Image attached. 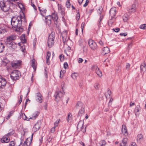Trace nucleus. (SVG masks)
<instances>
[{"mask_svg": "<svg viewBox=\"0 0 146 146\" xmlns=\"http://www.w3.org/2000/svg\"><path fill=\"white\" fill-rule=\"evenodd\" d=\"M21 16H15L13 17L11 21L13 28L15 30L21 32L23 28L21 27L22 25Z\"/></svg>", "mask_w": 146, "mask_h": 146, "instance_id": "f257e3e1", "label": "nucleus"}, {"mask_svg": "<svg viewBox=\"0 0 146 146\" xmlns=\"http://www.w3.org/2000/svg\"><path fill=\"white\" fill-rule=\"evenodd\" d=\"M65 92L64 91L63 88L62 87L60 91H57L55 93L54 95L55 100L56 101H58L61 100Z\"/></svg>", "mask_w": 146, "mask_h": 146, "instance_id": "f03ea898", "label": "nucleus"}, {"mask_svg": "<svg viewBox=\"0 0 146 146\" xmlns=\"http://www.w3.org/2000/svg\"><path fill=\"white\" fill-rule=\"evenodd\" d=\"M116 8L115 7L112 8L110 11V16L111 18L109 21L108 22V25H110L113 23L115 20L114 17L115 16L116 14Z\"/></svg>", "mask_w": 146, "mask_h": 146, "instance_id": "7ed1b4c3", "label": "nucleus"}, {"mask_svg": "<svg viewBox=\"0 0 146 146\" xmlns=\"http://www.w3.org/2000/svg\"><path fill=\"white\" fill-rule=\"evenodd\" d=\"M55 38V33L52 32L49 35L47 41L48 46L50 48L52 47L54 44V39Z\"/></svg>", "mask_w": 146, "mask_h": 146, "instance_id": "20e7f679", "label": "nucleus"}, {"mask_svg": "<svg viewBox=\"0 0 146 146\" xmlns=\"http://www.w3.org/2000/svg\"><path fill=\"white\" fill-rule=\"evenodd\" d=\"M0 7L4 12H7L9 10L10 5L8 4H6L5 1H2L0 2Z\"/></svg>", "mask_w": 146, "mask_h": 146, "instance_id": "39448f33", "label": "nucleus"}, {"mask_svg": "<svg viewBox=\"0 0 146 146\" xmlns=\"http://www.w3.org/2000/svg\"><path fill=\"white\" fill-rule=\"evenodd\" d=\"M11 78L13 80L19 79L21 76L20 72L18 70H14L10 74Z\"/></svg>", "mask_w": 146, "mask_h": 146, "instance_id": "423d86ee", "label": "nucleus"}, {"mask_svg": "<svg viewBox=\"0 0 146 146\" xmlns=\"http://www.w3.org/2000/svg\"><path fill=\"white\" fill-rule=\"evenodd\" d=\"M84 122L83 121H80L78 122L77 125V128L80 129L82 132L84 133L86 132V127L84 128Z\"/></svg>", "mask_w": 146, "mask_h": 146, "instance_id": "0eeeda50", "label": "nucleus"}, {"mask_svg": "<svg viewBox=\"0 0 146 146\" xmlns=\"http://www.w3.org/2000/svg\"><path fill=\"white\" fill-rule=\"evenodd\" d=\"M88 44L90 48L92 50L96 49L97 48L96 43L92 39H90L88 41Z\"/></svg>", "mask_w": 146, "mask_h": 146, "instance_id": "6e6552de", "label": "nucleus"}, {"mask_svg": "<svg viewBox=\"0 0 146 146\" xmlns=\"http://www.w3.org/2000/svg\"><path fill=\"white\" fill-rule=\"evenodd\" d=\"M6 43L7 46L12 50L15 49L17 48V44L13 42H6Z\"/></svg>", "mask_w": 146, "mask_h": 146, "instance_id": "1a4fd4ad", "label": "nucleus"}, {"mask_svg": "<svg viewBox=\"0 0 146 146\" xmlns=\"http://www.w3.org/2000/svg\"><path fill=\"white\" fill-rule=\"evenodd\" d=\"M7 83L6 80L0 75V88H3Z\"/></svg>", "mask_w": 146, "mask_h": 146, "instance_id": "9d476101", "label": "nucleus"}, {"mask_svg": "<svg viewBox=\"0 0 146 146\" xmlns=\"http://www.w3.org/2000/svg\"><path fill=\"white\" fill-rule=\"evenodd\" d=\"M137 7L135 4H133L128 8V11L130 13H134L136 11Z\"/></svg>", "mask_w": 146, "mask_h": 146, "instance_id": "9b49d317", "label": "nucleus"}, {"mask_svg": "<svg viewBox=\"0 0 146 146\" xmlns=\"http://www.w3.org/2000/svg\"><path fill=\"white\" fill-rule=\"evenodd\" d=\"M16 38V36L15 35H11L7 38V41L6 42H12V41L15 40Z\"/></svg>", "mask_w": 146, "mask_h": 146, "instance_id": "f8f14e48", "label": "nucleus"}, {"mask_svg": "<svg viewBox=\"0 0 146 146\" xmlns=\"http://www.w3.org/2000/svg\"><path fill=\"white\" fill-rule=\"evenodd\" d=\"M93 68L95 69V72L97 75L100 77L102 76L101 71L99 70V68L96 66H94Z\"/></svg>", "mask_w": 146, "mask_h": 146, "instance_id": "ddd939ff", "label": "nucleus"}, {"mask_svg": "<svg viewBox=\"0 0 146 146\" xmlns=\"http://www.w3.org/2000/svg\"><path fill=\"white\" fill-rule=\"evenodd\" d=\"M40 128V123L37 122L34 125L33 129V131L34 132H36L39 130Z\"/></svg>", "mask_w": 146, "mask_h": 146, "instance_id": "4468645a", "label": "nucleus"}, {"mask_svg": "<svg viewBox=\"0 0 146 146\" xmlns=\"http://www.w3.org/2000/svg\"><path fill=\"white\" fill-rule=\"evenodd\" d=\"M109 48L108 47H104L102 49V52L101 54L102 55H105L110 52Z\"/></svg>", "mask_w": 146, "mask_h": 146, "instance_id": "2eb2a0df", "label": "nucleus"}, {"mask_svg": "<svg viewBox=\"0 0 146 146\" xmlns=\"http://www.w3.org/2000/svg\"><path fill=\"white\" fill-rule=\"evenodd\" d=\"M51 19L54 21V23L55 24L57 25V20L58 19L57 15L55 13H53L51 16Z\"/></svg>", "mask_w": 146, "mask_h": 146, "instance_id": "dca6fc26", "label": "nucleus"}, {"mask_svg": "<svg viewBox=\"0 0 146 146\" xmlns=\"http://www.w3.org/2000/svg\"><path fill=\"white\" fill-rule=\"evenodd\" d=\"M10 140L8 137H6L5 136H4L1 139V141L2 143H7L9 142Z\"/></svg>", "mask_w": 146, "mask_h": 146, "instance_id": "f3484780", "label": "nucleus"}, {"mask_svg": "<svg viewBox=\"0 0 146 146\" xmlns=\"http://www.w3.org/2000/svg\"><path fill=\"white\" fill-rule=\"evenodd\" d=\"M45 19L46 20V24L49 26L51 23V15L45 17Z\"/></svg>", "mask_w": 146, "mask_h": 146, "instance_id": "a211bd4d", "label": "nucleus"}, {"mask_svg": "<svg viewBox=\"0 0 146 146\" xmlns=\"http://www.w3.org/2000/svg\"><path fill=\"white\" fill-rule=\"evenodd\" d=\"M42 96L41 94L40 93H38L36 94V101L40 103H41L42 102Z\"/></svg>", "mask_w": 146, "mask_h": 146, "instance_id": "6ab92c4d", "label": "nucleus"}, {"mask_svg": "<svg viewBox=\"0 0 146 146\" xmlns=\"http://www.w3.org/2000/svg\"><path fill=\"white\" fill-rule=\"evenodd\" d=\"M21 62V61H19L18 62H14L13 63H12L11 64L13 68H17L18 67L20 66Z\"/></svg>", "mask_w": 146, "mask_h": 146, "instance_id": "aec40b11", "label": "nucleus"}, {"mask_svg": "<svg viewBox=\"0 0 146 146\" xmlns=\"http://www.w3.org/2000/svg\"><path fill=\"white\" fill-rule=\"evenodd\" d=\"M122 133L123 135H127V130L125 125H123L122 126L121 129Z\"/></svg>", "mask_w": 146, "mask_h": 146, "instance_id": "412c9836", "label": "nucleus"}, {"mask_svg": "<svg viewBox=\"0 0 146 146\" xmlns=\"http://www.w3.org/2000/svg\"><path fill=\"white\" fill-rule=\"evenodd\" d=\"M39 114V112L38 111H35L33 113L32 117H30L29 119H34L38 116Z\"/></svg>", "mask_w": 146, "mask_h": 146, "instance_id": "4be33fe9", "label": "nucleus"}, {"mask_svg": "<svg viewBox=\"0 0 146 146\" xmlns=\"http://www.w3.org/2000/svg\"><path fill=\"white\" fill-rule=\"evenodd\" d=\"M127 139L124 138L120 143V146H127Z\"/></svg>", "mask_w": 146, "mask_h": 146, "instance_id": "5701e85b", "label": "nucleus"}, {"mask_svg": "<svg viewBox=\"0 0 146 146\" xmlns=\"http://www.w3.org/2000/svg\"><path fill=\"white\" fill-rule=\"evenodd\" d=\"M84 107H82L81 109L79 110L78 116L80 117L84 113Z\"/></svg>", "mask_w": 146, "mask_h": 146, "instance_id": "b1692460", "label": "nucleus"}, {"mask_svg": "<svg viewBox=\"0 0 146 146\" xmlns=\"http://www.w3.org/2000/svg\"><path fill=\"white\" fill-rule=\"evenodd\" d=\"M72 120V115L70 113H69L68 115L67 120L68 122H70Z\"/></svg>", "mask_w": 146, "mask_h": 146, "instance_id": "393cba45", "label": "nucleus"}, {"mask_svg": "<svg viewBox=\"0 0 146 146\" xmlns=\"http://www.w3.org/2000/svg\"><path fill=\"white\" fill-rule=\"evenodd\" d=\"M5 46L2 42H0V53L2 52L4 50Z\"/></svg>", "mask_w": 146, "mask_h": 146, "instance_id": "a878e982", "label": "nucleus"}, {"mask_svg": "<svg viewBox=\"0 0 146 146\" xmlns=\"http://www.w3.org/2000/svg\"><path fill=\"white\" fill-rule=\"evenodd\" d=\"M106 144V142L104 140H101L98 143V146H104Z\"/></svg>", "mask_w": 146, "mask_h": 146, "instance_id": "bb28decb", "label": "nucleus"}, {"mask_svg": "<svg viewBox=\"0 0 146 146\" xmlns=\"http://www.w3.org/2000/svg\"><path fill=\"white\" fill-rule=\"evenodd\" d=\"M145 66L146 64L145 63H142L140 66L141 70L142 71H143L145 69Z\"/></svg>", "mask_w": 146, "mask_h": 146, "instance_id": "cd10ccee", "label": "nucleus"}, {"mask_svg": "<svg viewBox=\"0 0 146 146\" xmlns=\"http://www.w3.org/2000/svg\"><path fill=\"white\" fill-rule=\"evenodd\" d=\"M140 109V107L139 105H137L136 106L135 109V112L136 115L139 112Z\"/></svg>", "mask_w": 146, "mask_h": 146, "instance_id": "c85d7f7f", "label": "nucleus"}, {"mask_svg": "<svg viewBox=\"0 0 146 146\" xmlns=\"http://www.w3.org/2000/svg\"><path fill=\"white\" fill-rule=\"evenodd\" d=\"M123 19L124 22H126L129 19V16L127 14H124L123 16Z\"/></svg>", "mask_w": 146, "mask_h": 146, "instance_id": "c756f323", "label": "nucleus"}, {"mask_svg": "<svg viewBox=\"0 0 146 146\" xmlns=\"http://www.w3.org/2000/svg\"><path fill=\"white\" fill-rule=\"evenodd\" d=\"M21 39L22 42L23 43L26 42V40L25 38V35H22L21 36Z\"/></svg>", "mask_w": 146, "mask_h": 146, "instance_id": "7c9ffc66", "label": "nucleus"}, {"mask_svg": "<svg viewBox=\"0 0 146 146\" xmlns=\"http://www.w3.org/2000/svg\"><path fill=\"white\" fill-rule=\"evenodd\" d=\"M83 106V104L80 102H78L76 104V107L77 108L79 107H82Z\"/></svg>", "mask_w": 146, "mask_h": 146, "instance_id": "2f4dec72", "label": "nucleus"}, {"mask_svg": "<svg viewBox=\"0 0 146 146\" xmlns=\"http://www.w3.org/2000/svg\"><path fill=\"white\" fill-rule=\"evenodd\" d=\"M111 94V92L110 90H108L106 92L105 95L106 97H110Z\"/></svg>", "mask_w": 146, "mask_h": 146, "instance_id": "473e14b6", "label": "nucleus"}, {"mask_svg": "<svg viewBox=\"0 0 146 146\" xmlns=\"http://www.w3.org/2000/svg\"><path fill=\"white\" fill-rule=\"evenodd\" d=\"M13 112L14 111H10L9 112V113L8 114V115L6 119H9L10 118V117L11 116H12Z\"/></svg>", "mask_w": 146, "mask_h": 146, "instance_id": "72a5a7b5", "label": "nucleus"}, {"mask_svg": "<svg viewBox=\"0 0 146 146\" xmlns=\"http://www.w3.org/2000/svg\"><path fill=\"white\" fill-rule=\"evenodd\" d=\"M143 138V136L141 134H139L138 135L137 137V139L140 140Z\"/></svg>", "mask_w": 146, "mask_h": 146, "instance_id": "f704fd0d", "label": "nucleus"}, {"mask_svg": "<svg viewBox=\"0 0 146 146\" xmlns=\"http://www.w3.org/2000/svg\"><path fill=\"white\" fill-rule=\"evenodd\" d=\"M6 31L5 29L2 27H0V34H3Z\"/></svg>", "mask_w": 146, "mask_h": 146, "instance_id": "c9c22d12", "label": "nucleus"}, {"mask_svg": "<svg viewBox=\"0 0 146 146\" xmlns=\"http://www.w3.org/2000/svg\"><path fill=\"white\" fill-rule=\"evenodd\" d=\"M32 66L34 70L36 69V66L35 65V60H33L32 62L31 63Z\"/></svg>", "mask_w": 146, "mask_h": 146, "instance_id": "e433bc0d", "label": "nucleus"}, {"mask_svg": "<svg viewBox=\"0 0 146 146\" xmlns=\"http://www.w3.org/2000/svg\"><path fill=\"white\" fill-rule=\"evenodd\" d=\"M78 76V74L76 73H74L72 74V77L74 79L76 78Z\"/></svg>", "mask_w": 146, "mask_h": 146, "instance_id": "4c0bfd02", "label": "nucleus"}, {"mask_svg": "<svg viewBox=\"0 0 146 146\" xmlns=\"http://www.w3.org/2000/svg\"><path fill=\"white\" fill-rule=\"evenodd\" d=\"M99 15H100V19L98 21V22H99V24H100V22L102 21V19L103 18V15H101V13H99Z\"/></svg>", "mask_w": 146, "mask_h": 146, "instance_id": "58836bf2", "label": "nucleus"}, {"mask_svg": "<svg viewBox=\"0 0 146 146\" xmlns=\"http://www.w3.org/2000/svg\"><path fill=\"white\" fill-rule=\"evenodd\" d=\"M100 86L99 84L98 83H96L94 86V88L96 90H98Z\"/></svg>", "mask_w": 146, "mask_h": 146, "instance_id": "ea45409f", "label": "nucleus"}, {"mask_svg": "<svg viewBox=\"0 0 146 146\" xmlns=\"http://www.w3.org/2000/svg\"><path fill=\"white\" fill-rule=\"evenodd\" d=\"M60 121V120L58 119L54 123V127H57L58 126V124L59 123V122Z\"/></svg>", "mask_w": 146, "mask_h": 146, "instance_id": "a19ab883", "label": "nucleus"}, {"mask_svg": "<svg viewBox=\"0 0 146 146\" xmlns=\"http://www.w3.org/2000/svg\"><path fill=\"white\" fill-rule=\"evenodd\" d=\"M140 28L141 29H146V24H143L141 25L140 26Z\"/></svg>", "mask_w": 146, "mask_h": 146, "instance_id": "79ce46f5", "label": "nucleus"}, {"mask_svg": "<svg viewBox=\"0 0 146 146\" xmlns=\"http://www.w3.org/2000/svg\"><path fill=\"white\" fill-rule=\"evenodd\" d=\"M66 7L68 8H69L70 7V3L69 1H68L66 2Z\"/></svg>", "mask_w": 146, "mask_h": 146, "instance_id": "37998d69", "label": "nucleus"}, {"mask_svg": "<svg viewBox=\"0 0 146 146\" xmlns=\"http://www.w3.org/2000/svg\"><path fill=\"white\" fill-rule=\"evenodd\" d=\"M22 118L23 119L26 120L27 121L29 120V119L27 117L25 114H23Z\"/></svg>", "mask_w": 146, "mask_h": 146, "instance_id": "c03bdc74", "label": "nucleus"}, {"mask_svg": "<svg viewBox=\"0 0 146 146\" xmlns=\"http://www.w3.org/2000/svg\"><path fill=\"white\" fill-rule=\"evenodd\" d=\"M68 67V64L67 62H65L64 64V67L65 69H66Z\"/></svg>", "mask_w": 146, "mask_h": 146, "instance_id": "a18cd8bd", "label": "nucleus"}, {"mask_svg": "<svg viewBox=\"0 0 146 146\" xmlns=\"http://www.w3.org/2000/svg\"><path fill=\"white\" fill-rule=\"evenodd\" d=\"M27 143L28 142L27 140L25 141L23 144L22 146H29L30 144H28Z\"/></svg>", "mask_w": 146, "mask_h": 146, "instance_id": "49530a36", "label": "nucleus"}, {"mask_svg": "<svg viewBox=\"0 0 146 146\" xmlns=\"http://www.w3.org/2000/svg\"><path fill=\"white\" fill-rule=\"evenodd\" d=\"M59 57L61 61H62L64 60V56L63 55L61 54L60 55Z\"/></svg>", "mask_w": 146, "mask_h": 146, "instance_id": "de8ad7c7", "label": "nucleus"}, {"mask_svg": "<svg viewBox=\"0 0 146 146\" xmlns=\"http://www.w3.org/2000/svg\"><path fill=\"white\" fill-rule=\"evenodd\" d=\"M126 69L127 70H129V69L130 68V65L129 63H127L126 64Z\"/></svg>", "mask_w": 146, "mask_h": 146, "instance_id": "09e8293b", "label": "nucleus"}, {"mask_svg": "<svg viewBox=\"0 0 146 146\" xmlns=\"http://www.w3.org/2000/svg\"><path fill=\"white\" fill-rule=\"evenodd\" d=\"M113 30L115 32H118L119 31V28H117L115 29H113Z\"/></svg>", "mask_w": 146, "mask_h": 146, "instance_id": "8fccbe9b", "label": "nucleus"}, {"mask_svg": "<svg viewBox=\"0 0 146 146\" xmlns=\"http://www.w3.org/2000/svg\"><path fill=\"white\" fill-rule=\"evenodd\" d=\"M89 1L88 0H86L85 4L83 5V6L84 7H86L89 3Z\"/></svg>", "mask_w": 146, "mask_h": 146, "instance_id": "3c124183", "label": "nucleus"}, {"mask_svg": "<svg viewBox=\"0 0 146 146\" xmlns=\"http://www.w3.org/2000/svg\"><path fill=\"white\" fill-rule=\"evenodd\" d=\"M56 127L54 126L51 129L50 131L51 133H53L55 131Z\"/></svg>", "mask_w": 146, "mask_h": 146, "instance_id": "603ef678", "label": "nucleus"}, {"mask_svg": "<svg viewBox=\"0 0 146 146\" xmlns=\"http://www.w3.org/2000/svg\"><path fill=\"white\" fill-rule=\"evenodd\" d=\"M67 34V32L66 31H65L64 32H63L62 33V38H63L64 37H65L64 35H66Z\"/></svg>", "mask_w": 146, "mask_h": 146, "instance_id": "864d4df0", "label": "nucleus"}, {"mask_svg": "<svg viewBox=\"0 0 146 146\" xmlns=\"http://www.w3.org/2000/svg\"><path fill=\"white\" fill-rule=\"evenodd\" d=\"M7 146H14V143L13 141L10 142L9 145Z\"/></svg>", "mask_w": 146, "mask_h": 146, "instance_id": "5fc2aeb1", "label": "nucleus"}, {"mask_svg": "<svg viewBox=\"0 0 146 146\" xmlns=\"http://www.w3.org/2000/svg\"><path fill=\"white\" fill-rule=\"evenodd\" d=\"M20 116L18 117V118L19 119H21L23 116V113L22 111H21L19 113Z\"/></svg>", "mask_w": 146, "mask_h": 146, "instance_id": "6e6d98bb", "label": "nucleus"}, {"mask_svg": "<svg viewBox=\"0 0 146 146\" xmlns=\"http://www.w3.org/2000/svg\"><path fill=\"white\" fill-rule=\"evenodd\" d=\"M84 25H85V23H84V22L82 23V24H81V29H82V32H83V29H84Z\"/></svg>", "mask_w": 146, "mask_h": 146, "instance_id": "4d7b16f0", "label": "nucleus"}, {"mask_svg": "<svg viewBox=\"0 0 146 146\" xmlns=\"http://www.w3.org/2000/svg\"><path fill=\"white\" fill-rule=\"evenodd\" d=\"M80 18V15L79 12H78L77 14L76 19L77 20H78Z\"/></svg>", "mask_w": 146, "mask_h": 146, "instance_id": "13d9d810", "label": "nucleus"}, {"mask_svg": "<svg viewBox=\"0 0 146 146\" xmlns=\"http://www.w3.org/2000/svg\"><path fill=\"white\" fill-rule=\"evenodd\" d=\"M120 35L121 36H126L127 35V33H121L120 34Z\"/></svg>", "mask_w": 146, "mask_h": 146, "instance_id": "bf43d9fd", "label": "nucleus"}, {"mask_svg": "<svg viewBox=\"0 0 146 146\" xmlns=\"http://www.w3.org/2000/svg\"><path fill=\"white\" fill-rule=\"evenodd\" d=\"M109 62V60L108 58H107L105 60V61H104V64L108 66V65L107 64V62Z\"/></svg>", "mask_w": 146, "mask_h": 146, "instance_id": "052dcab7", "label": "nucleus"}, {"mask_svg": "<svg viewBox=\"0 0 146 146\" xmlns=\"http://www.w3.org/2000/svg\"><path fill=\"white\" fill-rule=\"evenodd\" d=\"M51 55V54L50 52H47L46 56V58H49L50 56Z\"/></svg>", "mask_w": 146, "mask_h": 146, "instance_id": "680f3d73", "label": "nucleus"}, {"mask_svg": "<svg viewBox=\"0 0 146 146\" xmlns=\"http://www.w3.org/2000/svg\"><path fill=\"white\" fill-rule=\"evenodd\" d=\"M83 60L81 58H79L78 62L79 63H81L83 62Z\"/></svg>", "mask_w": 146, "mask_h": 146, "instance_id": "e2e57ef3", "label": "nucleus"}, {"mask_svg": "<svg viewBox=\"0 0 146 146\" xmlns=\"http://www.w3.org/2000/svg\"><path fill=\"white\" fill-rule=\"evenodd\" d=\"M31 5L33 7L34 9L35 10H36V8L35 5L33 3H31Z\"/></svg>", "mask_w": 146, "mask_h": 146, "instance_id": "0e129e2a", "label": "nucleus"}, {"mask_svg": "<svg viewBox=\"0 0 146 146\" xmlns=\"http://www.w3.org/2000/svg\"><path fill=\"white\" fill-rule=\"evenodd\" d=\"M49 58H46V63L48 65H49Z\"/></svg>", "mask_w": 146, "mask_h": 146, "instance_id": "69168bd1", "label": "nucleus"}, {"mask_svg": "<svg viewBox=\"0 0 146 146\" xmlns=\"http://www.w3.org/2000/svg\"><path fill=\"white\" fill-rule=\"evenodd\" d=\"M81 145H82V146H85V144H84V143H83L82 142V141H80V142L79 143Z\"/></svg>", "mask_w": 146, "mask_h": 146, "instance_id": "338daca9", "label": "nucleus"}, {"mask_svg": "<svg viewBox=\"0 0 146 146\" xmlns=\"http://www.w3.org/2000/svg\"><path fill=\"white\" fill-rule=\"evenodd\" d=\"M130 146H136V144L135 143H132Z\"/></svg>", "mask_w": 146, "mask_h": 146, "instance_id": "774afa93", "label": "nucleus"}]
</instances>
